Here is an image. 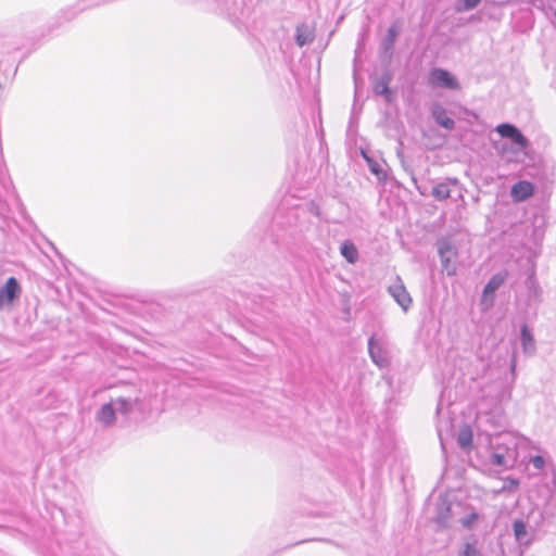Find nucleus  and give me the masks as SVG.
Returning a JSON list of instances; mask_svg holds the SVG:
<instances>
[{
	"instance_id": "nucleus-24",
	"label": "nucleus",
	"mask_w": 556,
	"mask_h": 556,
	"mask_svg": "<svg viewBox=\"0 0 556 556\" xmlns=\"http://www.w3.org/2000/svg\"><path fill=\"white\" fill-rule=\"evenodd\" d=\"M84 11L85 10H78V1H76L72 7L61 10L58 18L64 22H70Z\"/></svg>"
},
{
	"instance_id": "nucleus-27",
	"label": "nucleus",
	"mask_w": 556,
	"mask_h": 556,
	"mask_svg": "<svg viewBox=\"0 0 556 556\" xmlns=\"http://www.w3.org/2000/svg\"><path fill=\"white\" fill-rule=\"evenodd\" d=\"M480 551L478 549L476 542H466L463 547L458 551L457 556H479Z\"/></svg>"
},
{
	"instance_id": "nucleus-10",
	"label": "nucleus",
	"mask_w": 556,
	"mask_h": 556,
	"mask_svg": "<svg viewBox=\"0 0 556 556\" xmlns=\"http://www.w3.org/2000/svg\"><path fill=\"white\" fill-rule=\"evenodd\" d=\"M496 132L502 138L509 139L514 144H516L520 149H526L529 146L528 138L514 124L502 123L496 126Z\"/></svg>"
},
{
	"instance_id": "nucleus-9",
	"label": "nucleus",
	"mask_w": 556,
	"mask_h": 556,
	"mask_svg": "<svg viewBox=\"0 0 556 556\" xmlns=\"http://www.w3.org/2000/svg\"><path fill=\"white\" fill-rule=\"evenodd\" d=\"M21 285L15 277L7 279L5 283L0 287V309L11 306L21 295Z\"/></svg>"
},
{
	"instance_id": "nucleus-30",
	"label": "nucleus",
	"mask_w": 556,
	"mask_h": 556,
	"mask_svg": "<svg viewBox=\"0 0 556 556\" xmlns=\"http://www.w3.org/2000/svg\"><path fill=\"white\" fill-rule=\"evenodd\" d=\"M530 463L533 465L534 468L540 470L543 469L546 464L545 458L542 455L531 456Z\"/></svg>"
},
{
	"instance_id": "nucleus-8",
	"label": "nucleus",
	"mask_w": 556,
	"mask_h": 556,
	"mask_svg": "<svg viewBox=\"0 0 556 556\" xmlns=\"http://www.w3.org/2000/svg\"><path fill=\"white\" fill-rule=\"evenodd\" d=\"M393 80V74L387 70L372 80V91L376 96L383 97L387 103H392L394 100V91L391 89L390 84Z\"/></svg>"
},
{
	"instance_id": "nucleus-2",
	"label": "nucleus",
	"mask_w": 556,
	"mask_h": 556,
	"mask_svg": "<svg viewBox=\"0 0 556 556\" xmlns=\"http://www.w3.org/2000/svg\"><path fill=\"white\" fill-rule=\"evenodd\" d=\"M138 403V397H111L109 402L102 404L96 412L94 420L102 428H111L116 424L118 413L123 417H129Z\"/></svg>"
},
{
	"instance_id": "nucleus-3",
	"label": "nucleus",
	"mask_w": 556,
	"mask_h": 556,
	"mask_svg": "<svg viewBox=\"0 0 556 556\" xmlns=\"http://www.w3.org/2000/svg\"><path fill=\"white\" fill-rule=\"evenodd\" d=\"M16 201V193L0 154V229L7 226V220L10 218L11 204Z\"/></svg>"
},
{
	"instance_id": "nucleus-16",
	"label": "nucleus",
	"mask_w": 556,
	"mask_h": 556,
	"mask_svg": "<svg viewBox=\"0 0 556 556\" xmlns=\"http://www.w3.org/2000/svg\"><path fill=\"white\" fill-rule=\"evenodd\" d=\"M520 343L522 352L527 356H533L536 353V343L532 332V329L528 324L520 326Z\"/></svg>"
},
{
	"instance_id": "nucleus-25",
	"label": "nucleus",
	"mask_w": 556,
	"mask_h": 556,
	"mask_svg": "<svg viewBox=\"0 0 556 556\" xmlns=\"http://www.w3.org/2000/svg\"><path fill=\"white\" fill-rule=\"evenodd\" d=\"M513 531L517 541L523 540L528 534V526L523 519H516L513 522Z\"/></svg>"
},
{
	"instance_id": "nucleus-20",
	"label": "nucleus",
	"mask_w": 556,
	"mask_h": 556,
	"mask_svg": "<svg viewBox=\"0 0 556 556\" xmlns=\"http://www.w3.org/2000/svg\"><path fill=\"white\" fill-rule=\"evenodd\" d=\"M340 253H341L342 257L349 264H352V265H354L358 261V257H359L357 247L350 239H346L341 243Z\"/></svg>"
},
{
	"instance_id": "nucleus-26",
	"label": "nucleus",
	"mask_w": 556,
	"mask_h": 556,
	"mask_svg": "<svg viewBox=\"0 0 556 556\" xmlns=\"http://www.w3.org/2000/svg\"><path fill=\"white\" fill-rule=\"evenodd\" d=\"M481 0H457L454 9L456 12H468L476 9L480 4Z\"/></svg>"
},
{
	"instance_id": "nucleus-12",
	"label": "nucleus",
	"mask_w": 556,
	"mask_h": 556,
	"mask_svg": "<svg viewBox=\"0 0 556 556\" xmlns=\"http://www.w3.org/2000/svg\"><path fill=\"white\" fill-rule=\"evenodd\" d=\"M308 210L303 206H296L288 211L287 223L290 228H294L295 231L303 232L308 228L306 216Z\"/></svg>"
},
{
	"instance_id": "nucleus-1",
	"label": "nucleus",
	"mask_w": 556,
	"mask_h": 556,
	"mask_svg": "<svg viewBox=\"0 0 556 556\" xmlns=\"http://www.w3.org/2000/svg\"><path fill=\"white\" fill-rule=\"evenodd\" d=\"M529 440L516 432H502L490 438V463L495 467L510 468L519 458V450L526 448Z\"/></svg>"
},
{
	"instance_id": "nucleus-33",
	"label": "nucleus",
	"mask_w": 556,
	"mask_h": 556,
	"mask_svg": "<svg viewBox=\"0 0 556 556\" xmlns=\"http://www.w3.org/2000/svg\"><path fill=\"white\" fill-rule=\"evenodd\" d=\"M516 366H517V362H516V357L514 356L510 361V364H509V369H510V372L513 375H515V371H516Z\"/></svg>"
},
{
	"instance_id": "nucleus-29",
	"label": "nucleus",
	"mask_w": 556,
	"mask_h": 556,
	"mask_svg": "<svg viewBox=\"0 0 556 556\" xmlns=\"http://www.w3.org/2000/svg\"><path fill=\"white\" fill-rule=\"evenodd\" d=\"M520 482L518 479L516 478H513V477H508L505 481H504V485H503V491H508V492H514L518 489Z\"/></svg>"
},
{
	"instance_id": "nucleus-4",
	"label": "nucleus",
	"mask_w": 556,
	"mask_h": 556,
	"mask_svg": "<svg viewBox=\"0 0 556 556\" xmlns=\"http://www.w3.org/2000/svg\"><path fill=\"white\" fill-rule=\"evenodd\" d=\"M508 277L507 270H502L493 274L488 282L484 285L482 290V295L480 300V305L483 311L490 309L493 307L495 302L496 291L504 285Z\"/></svg>"
},
{
	"instance_id": "nucleus-11",
	"label": "nucleus",
	"mask_w": 556,
	"mask_h": 556,
	"mask_svg": "<svg viewBox=\"0 0 556 556\" xmlns=\"http://www.w3.org/2000/svg\"><path fill=\"white\" fill-rule=\"evenodd\" d=\"M438 254L442 271H445L447 276H454L456 274V266L452 263V256L456 253L453 251L451 242L447 240H440L438 242Z\"/></svg>"
},
{
	"instance_id": "nucleus-18",
	"label": "nucleus",
	"mask_w": 556,
	"mask_h": 556,
	"mask_svg": "<svg viewBox=\"0 0 556 556\" xmlns=\"http://www.w3.org/2000/svg\"><path fill=\"white\" fill-rule=\"evenodd\" d=\"M400 34V29L395 24H392L388 30L386 36L381 40V51L383 55L391 56L393 53L394 45Z\"/></svg>"
},
{
	"instance_id": "nucleus-22",
	"label": "nucleus",
	"mask_w": 556,
	"mask_h": 556,
	"mask_svg": "<svg viewBox=\"0 0 556 556\" xmlns=\"http://www.w3.org/2000/svg\"><path fill=\"white\" fill-rule=\"evenodd\" d=\"M457 443L464 451H470L473 446V434L468 426H464L457 435Z\"/></svg>"
},
{
	"instance_id": "nucleus-36",
	"label": "nucleus",
	"mask_w": 556,
	"mask_h": 556,
	"mask_svg": "<svg viewBox=\"0 0 556 556\" xmlns=\"http://www.w3.org/2000/svg\"><path fill=\"white\" fill-rule=\"evenodd\" d=\"M441 447H442V450L444 451V448H445V447H444V444H443V442H442V441H441Z\"/></svg>"
},
{
	"instance_id": "nucleus-34",
	"label": "nucleus",
	"mask_w": 556,
	"mask_h": 556,
	"mask_svg": "<svg viewBox=\"0 0 556 556\" xmlns=\"http://www.w3.org/2000/svg\"><path fill=\"white\" fill-rule=\"evenodd\" d=\"M382 379L386 381V383L391 387L392 386V377L387 375V374H383L382 375Z\"/></svg>"
},
{
	"instance_id": "nucleus-23",
	"label": "nucleus",
	"mask_w": 556,
	"mask_h": 556,
	"mask_svg": "<svg viewBox=\"0 0 556 556\" xmlns=\"http://www.w3.org/2000/svg\"><path fill=\"white\" fill-rule=\"evenodd\" d=\"M363 156L368 165V168L370 170V173L376 176V178L378 179V181L380 182H384L387 180V173L386 170L382 168V166L372 157L366 155L365 153H363Z\"/></svg>"
},
{
	"instance_id": "nucleus-6",
	"label": "nucleus",
	"mask_w": 556,
	"mask_h": 556,
	"mask_svg": "<svg viewBox=\"0 0 556 556\" xmlns=\"http://www.w3.org/2000/svg\"><path fill=\"white\" fill-rule=\"evenodd\" d=\"M217 8L230 18L243 21L250 17L251 8L245 0H214Z\"/></svg>"
},
{
	"instance_id": "nucleus-14",
	"label": "nucleus",
	"mask_w": 556,
	"mask_h": 556,
	"mask_svg": "<svg viewBox=\"0 0 556 556\" xmlns=\"http://www.w3.org/2000/svg\"><path fill=\"white\" fill-rule=\"evenodd\" d=\"M431 117L440 127L451 131L455 128V121L448 116L447 110L439 102H434L430 109Z\"/></svg>"
},
{
	"instance_id": "nucleus-21",
	"label": "nucleus",
	"mask_w": 556,
	"mask_h": 556,
	"mask_svg": "<svg viewBox=\"0 0 556 556\" xmlns=\"http://www.w3.org/2000/svg\"><path fill=\"white\" fill-rule=\"evenodd\" d=\"M314 40V33L306 24H301L295 30V42L299 47L309 45Z\"/></svg>"
},
{
	"instance_id": "nucleus-7",
	"label": "nucleus",
	"mask_w": 556,
	"mask_h": 556,
	"mask_svg": "<svg viewBox=\"0 0 556 556\" xmlns=\"http://www.w3.org/2000/svg\"><path fill=\"white\" fill-rule=\"evenodd\" d=\"M367 345L371 362L380 369L388 368L391 363L389 352L380 342H378L376 334H371L368 338Z\"/></svg>"
},
{
	"instance_id": "nucleus-15",
	"label": "nucleus",
	"mask_w": 556,
	"mask_h": 556,
	"mask_svg": "<svg viewBox=\"0 0 556 556\" xmlns=\"http://www.w3.org/2000/svg\"><path fill=\"white\" fill-rule=\"evenodd\" d=\"M388 291L404 312L409 309L413 300L402 282L389 286Z\"/></svg>"
},
{
	"instance_id": "nucleus-19",
	"label": "nucleus",
	"mask_w": 556,
	"mask_h": 556,
	"mask_svg": "<svg viewBox=\"0 0 556 556\" xmlns=\"http://www.w3.org/2000/svg\"><path fill=\"white\" fill-rule=\"evenodd\" d=\"M457 184H458L457 178L448 177L444 181L437 184L432 188L431 195L437 201H440V202L445 201L446 199H448L451 197L450 185H457Z\"/></svg>"
},
{
	"instance_id": "nucleus-13",
	"label": "nucleus",
	"mask_w": 556,
	"mask_h": 556,
	"mask_svg": "<svg viewBox=\"0 0 556 556\" xmlns=\"http://www.w3.org/2000/svg\"><path fill=\"white\" fill-rule=\"evenodd\" d=\"M535 192L534 185L529 180H519L514 184L510 188V197L514 202L520 203L525 202L531 197H533Z\"/></svg>"
},
{
	"instance_id": "nucleus-31",
	"label": "nucleus",
	"mask_w": 556,
	"mask_h": 556,
	"mask_svg": "<svg viewBox=\"0 0 556 556\" xmlns=\"http://www.w3.org/2000/svg\"><path fill=\"white\" fill-rule=\"evenodd\" d=\"M450 506L446 505L445 503H443V508L440 509L439 514H438V517H437V521L439 523H443L445 522V520L447 519L448 517V514H450Z\"/></svg>"
},
{
	"instance_id": "nucleus-28",
	"label": "nucleus",
	"mask_w": 556,
	"mask_h": 556,
	"mask_svg": "<svg viewBox=\"0 0 556 556\" xmlns=\"http://www.w3.org/2000/svg\"><path fill=\"white\" fill-rule=\"evenodd\" d=\"M479 519V514L477 511H471L469 515L460 519V523L466 529H472L475 522Z\"/></svg>"
},
{
	"instance_id": "nucleus-35",
	"label": "nucleus",
	"mask_w": 556,
	"mask_h": 556,
	"mask_svg": "<svg viewBox=\"0 0 556 556\" xmlns=\"http://www.w3.org/2000/svg\"><path fill=\"white\" fill-rule=\"evenodd\" d=\"M307 540H303V541H298L294 545H298V544H301V543H304L306 542ZM311 541H324V542H331L330 540L328 539H312Z\"/></svg>"
},
{
	"instance_id": "nucleus-32",
	"label": "nucleus",
	"mask_w": 556,
	"mask_h": 556,
	"mask_svg": "<svg viewBox=\"0 0 556 556\" xmlns=\"http://www.w3.org/2000/svg\"><path fill=\"white\" fill-rule=\"evenodd\" d=\"M412 180H413V182H414V185H415L416 189L418 190V192H419L421 195H426V188H422V187L418 186V184H417V178H416L414 175H412Z\"/></svg>"
},
{
	"instance_id": "nucleus-5",
	"label": "nucleus",
	"mask_w": 556,
	"mask_h": 556,
	"mask_svg": "<svg viewBox=\"0 0 556 556\" xmlns=\"http://www.w3.org/2000/svg\"><path fill=\"white\" fill-rule=\"evenodd\" d=\"M428 84L432 88H443L447 90H459L460 84L457 77L450 71L442 67H432L428 74Z\"/></svg>"
},
{
	"instance_id": "nucleus-17",
	"label": "nucleus",
	"mask_w": 556,
	"mask_h": 556,
	"mask_svg": "<svg viewBox=\"0 0 556 556\" xmlns=\"http://www.w3.org/2000/svg\"><path fill=\"white\" fill-rule=\"evenodd\" d=\"M525 287L528 293V300L531 302H541L542 289L535 276V270L531 269L525 280Z\"/></svg>"
}]
</instances>
